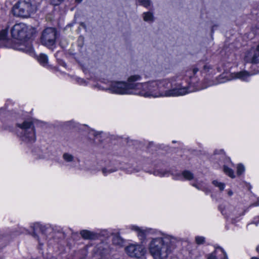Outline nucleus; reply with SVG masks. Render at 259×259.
<instances>
[{
	"label": "nucleus",
	"instance_id": "2eb2a0df",
	"mask_svg": "<svg viewBox=\"0 0 259 259\" xmlns=\"http://www.w3.org/2000/svg\"><path fill=\"white\" fill-rule=\"evenodd\" d=\"M8 32V28L2 30L0 32V46L7 39V35Z\"/></svg>",
	"mask_w": 259,
	"mask_h": 259
},
{
	"label": "nucleus",
	"instance_id": "4c0bfd02",
	"mask_svg": "<svg viewBox=\"0 0 259 259\" xmlns=\"http://www.w3.org/2000/svg\"><path fill=\"white\" fill-rule=\"evenodd\" d=\"M228 160L230 161V163H231V164H232V162H231V161H230V159H228Z\"/></svg>",
	"mask_w": 259,
	"mask_h": 259
},
{
	"label": "nucleus",
	"instance_id": "393cba45",
	"mask_svg": "<svg viewBox=\"0 0 259 259\" xmlns=\"http://www.w3.org/2000/svg\"><path fill=\"white\" fill-rule=\"evenodd\" d=\"M244 170H245L244 166L242 164H239L238 165V166H237V174H238V175H240L242 174V173L243 172H244Z\"/></svg>",
	"mask_w": 259,
	"mask_h": 259
},
{
	"label": "nucleus",
	"instance_id": "72a5a7b5",
	"mask_svg": "<svg viewBox=\"0 0 259 259\" xmlns=\"http://www.w3.org/2000/svg\"><path fill=\"white\" fill-rule=\"evenodd\" d=\"M80 26H81L84 28H85V24L84 23H80Z\"/></svg>",
	"mask_w": 259,
	"mask_h": 259
},
{
	"label": "nucleus",
	"instance_id": "5701e85b",
	"mask_svg": "<svg viewBox=\"0 0 259 259\" xmlns=\"http://www.w3.org/2000/svg\"><path fill=\"white\" fill-rule=\"evenodd\" d=\"M113 242L115 244L120 245L122 244L123 240L120 237L116 236L113 238Z\"/></svg>",
	"mask_w": 259,
	"mask_h": 259
},
{
	"label": "nucleus",
	"instance_id": "b1692460",
	"mask_svg": "<svg viewBox=\"0 0 259 259\" xmlns=\"http://www.w3.org/2000/svg\"><path fill=\"white\" fill-rule=\"evenodd\" d=\"M195 242L198 245L202 244L205 242V238L203 236H196L195 237Z\"/></svg>",
	"mask_w": 259,
	"mask_h": 259
},
{
	"label": "nucleus",
	"instance_id": "bb28decb",
	"mask_svg": "<svg viewBox=\"0 0 259 259\" xmlns=\"http://www.w3.org/2000/svg\"><path fill=\"white\" fill-rule=\"evenodd\" d=\"M210 69H211V66L208 64H205L203 66V71L204 72H208Z\"/></svg>",
	"mask_w": 259,
	"mask_h": 259
},
{
	"label": "nucleus",
	"instance_id": "6ab92c4d",
	"mask_svg": "<svg viewBox=\"0 0 259 259\" xmlns=\"http://www.w3.org/2000/svg\"><path fill=\"white\" fill-rule=\"evenodd\" d=\"M192 185L197 188L198 190H202V191H205L206 188L205 187V185L204 184L202 183H195L192 184Z\"/></svg>",
	"mask_w": 259,
	"mask_h": 259
},
{
	"label": "nucleus",
	"instance_id": "f8f14e48",
	"mask_svg": "<svg viewBox=\"0 0 259 259\" xmlns=\"http://www.w3.org/2000/svg\"><path fill=\"white\" fill-rule=\"evenodd\" d=\"M19 49L29 54H32L33 52L32 45L30 41L26 42V45H21Z\"/></svg>",
	"mask_w": 259,
	"mask_h": 259
},
{
	"label": "nucleus",
	"instance_id": "9b49d317",
	"mask_svg": "<svg viewBox=\"0 0 259 259\" xmlns=\"http://www.w3.org/2000/svg\"><path fill=\"white\" fill-rule=\"evenodd\" d=\"M131 229L137 232L138 236L141 240H143L145 238L148 232L147 230L143 229V228H139L136 226H132L131 227Z\"/></svg>",
	"mask_w": 259,
	"mask_h": 259
},
{
	"label": "nucleus",
	"instance_id": "a878e982",
	"mask_svg": "<svg viewBox=\"0 0 259 259\" xmlns=\"http://www.w3.org/2000/svg\"><path fill=\"white\" fill-rule=\"evenodd\" d=\"M115 171H116L115 169H114V170H112L111 169H107L106 168H103L102 169V172L105 176H106L108 174L112 173Z\"/></svg>",
	"mask_w": 259,
	"mask_h": 259
},
{
	"label": "nucleus",
	"instance_id": "f3484780",
	"mask_svg": "<svg viewBox=\"0 0 259 259\" xmlns=\"http://www.w3.org/2000/svg\"><path fill=\"white\" fill-rule=\"evenodd\" d=\"M63 159L66 162H72L74 161V157L69 153H64L62 156Z\"/></svg>",
	"mask_w": 259,
	"mask_h": 259
},
{
	"label": "nucleus",
	"instance_id": "4468645a",
	"mask_svg": "<svg viewBox=\"0 0 259 259\" xmlns=\"http://www.w3.org/2000/svg\"><path fill=\"white\" fill-rule=\"evenodd\" d=\"M143 20L147 22L151 23L154 21L153 14L151 12H144L143 14Z\"/></svg>",
	"mask_w": 259,
	"mask_h": 259
},
{
	"label": "nucleus",
	"instance_id": "c756f323",
	"mask_svg": "<svg viewBox=\"0 0 259 259\" xmlns=\"http://www.w3.org/2000/svg\"><path fill=\"white\" fill-rule=\"evenodd\" d=\"M214 155L220 154L222 156H224L225 155V152L223 150H215L214 152Z\"/></svg>",
	"mask_w": 259,
	"mask_h": 259
},
{
	"label": "nucleus",
	"instance_id": "6e6552de",
	"mask_svg": "<svg viewBox=\"0 0 259 259\" xmlns=\"http://www.w3.org/2000/svg\"><path fill=\"white\" fill-rule=\"evenodd\" d=\"M12 36L17 39H22L26 36L27 27L24 23L16 24L11 29Z\"/></svg>",
	"mask_w": 259,
	"mask_h": 259
},
{
	"label": "nucleus",
	"instance_id": "4be33fe9",
	"mask_svg": "<svg viewBox=\"0 0 259 259\" xmlns=\"http://www.w3.org/2000/svg\"><path fill=\"white\" fill-rule=\"evenodd\" d=\"M138 3L140 5L148 8L151 5V2L150 0H138Z\"/></svg>",
	"mask_w": 259,
	"mask_h": 259
},
{
	"label": "nucleus",
	"instance_id": "0eeeda50",
	"mask_svg": "<svg viewBox=\"0 0 259 259\" xmlns=\"http://www.w3.org/2000/svg\"><path fill=\"white\" fill-rule=\"evenodd\" d=\"M126 253L131 257L140 258L144 256L146 249L142 244H131L125 248Z\"/></svg>",
	"mask_w": 259,
	"mask_h": 259
},
{
	"label": "nucleus",
	"instance_id": "f03ea898",
	"mask_svg": "<svg viewBox=\"0 0 259 259\" xmlns=\"http://www.w3.org/2000/svg\"><path fill=\"white\" fill-rule=\"evenodd\" d=\"M175 241V238L166 235L153 239L149 244V251L155 259H165L170 251V245Z\"/></svg>",
	"mask_w": 259,
	"mask_h": 259
},
{
	"label": "nucleus",
	"instance_id": "f257e3e1",
	"mask_svg": "<svg viewBox=\"0 0 259 259\" xmlns=\"http://www.w3.org/2000/svg\"><path fill=\"white\" fill-rule=\"evenodd\" d=\"M198 69L194 68L187 72L186 75L190 78L188 85L184 86L181 83H177L172 86L174 78H163L150 80L143 83H137V94L145 97L157 98L161 97L179 96L196 91L200 89L196 87L197 79L195 74Z\"/></svg>",
	"mask_w": 259,
	"mask_h": 259
},
{
	"label": "nucleus",
	"instance_id": "7c9ffc66",
	"mask_svg": "<svg viewBox=\"0 0 259 259\" xmlns=\"http://www.w3.org/2000/svg\"><path fill=\"white\" fill-rule=\"evenodd\" d=\"M34 230H37L38 228H39L41 230V225L38 223H35L34 224Z\"/></svg>",
	"mask_w": 259,
	"mask_h": 259
},
{
	"label": "nucleus",
	"instance_id": "ddd939ff",
	"mask_svg": "<svg viewBox=\"0 0 259 259\" xmlns=\"http://www.w3.org/2000/svg\"><path fill=\"white\" fill-rule=\"evenodd\" d=\"M82 237L85 239H92L95 237V234L88 230H82L80 232Z\"/></svg>",
	"mask_w": 259,
	"mask_h": 259
},
{
	"label": "nucleus",
	"instance_id": "7ed1b4c3",
	"mask_svg": "<svg viewBox=\"0 0 259 259\" xmlns=\"http://www.w3.org/2000/svg\"><path fill=\"white\" fill-rule=\"evenodd\" d=\"M142 77L139 74L131 75L127 79V82L115 81L112 82L109 90L113 93L117 94H137V81L141 79Z\"/></svg>",
	"mask_w": 259,
	"mask_h": 259
},
{
	"label": "nucleus",
	"instance_id": "58836bf2",
	"mask_svg": "<svg viewBox=\"0 0 259 259\" xmlns=\"http://www.w3.org/2000/svg\"><path fill=\"white\" fill-rule=\"evenodd\" d=\"M79 38L82 39H83V38L82 37H81V36Z\"/></svg>",
	"mask_w": 259,
	"mask_h": 259
},
{
	"label": "nucleus",
	"instance_id": "473e14b6",
	"mask_svg": "<svg viewBox=\"0 0 259 259\" xmlns=\"http://www.w3.org/2000/svg\"><path fill=\"white\" fill-rule=\"evenodd\" d=\"M233 194V192H232V190H228V195L229 196H231Z\"/></svg>",
	"mask_w": 259,
	"mask_h": 259
},
{
	"label": "nucleus",
	"instance_id": "c9c22d12",
	"mask_svg": "<svg viewBox=\"0 0 259 259\" xmlns=\"http://www.w3.org/2000/svg\"><path fill=\"white\" fill-rule=\"evenodd\" d=\"M250 259H259V258H258L257 257L253 256V257H251Z\"/></svg>",
	"mask_w": 259,
	"mask_h": 259
},
{
	"label": "nucleus",
	"instance_id": "9d476101",
	"mask_svg": "<svg viewBox=\"0 0 259 259\" xmlns=\"http://www.w3.org/2000/svg\"><path fill=\"white\" fill-rule=\"evenodd\" d=\"M194 178L193 174L189 170H185L182 174L176 176L174 179L176 180H183V179L186 180H191Z\"/></svg>",
	"mask_w": 259,
	"mask_h": 259
},
{
	"label": "nucleus",
	"instance_id": "cd10ccee",
	"mask_svg": "<svg viewBox=\"0 0 259 259\" xmlns=\"http://www.w3.org/2000/svg\"><path fill=\"white\" fill-rule=\"evenodd\" d=\"M51 3L55 6H57L61 4L64 0H50Z\"/></svg>",
	"mask_w": 259,
	"mask_h": 259
},
{
	"label": "nucleus",
	"instance_id": "f704fd0d",
	"mask_svg": "<svg viewBox=\"0 0 259 259\" xmlns=\"http://www.w3.org/2000/svg\"><path fill=\"white\" fill-rule=\"evenodd\" d=\"M256 250L259 254V245L256 247Z\"/></svg>",
	"mask_w": 259,
	"mask_h": 259
},
{
	"label": "nucleus",
	"instance_id": "423d86ee",
	"mask_svg": "<svg viewBox=\"0 0 259 259\" xmlns=\"http://www.w3.org/2000/svg\"><path fill=\"white\" fill-rule=\"evenodd\" d=\"M57 32L54 28L49 27L45 29L41 35V42L47 47L53 46L56 41Z\"/></svg>",
	"mask_w": 259,
	"mask_h": 259
},
{
	"label": "nucleus",
	"instance_id": "20e7f679",
	"mask_svg": "<svg viewBox=\"0 0 259 259\" xmlns=\"http://www.w3.org/2000/svg\"><path fill=\"white\" fill-rule=\"evenodd\" d=\"M35 10L31 0H20L13 9V14L16 16L28 17Z\"/></svg>",
	"mask_w": 259,
	"mask_h": 259
},
{
	"label": "nucleus",
	"instance_id": "39448f33",
	"mask_svg": "<svg viewBox=\"0 0 259 259\" xmlns=\"http://www.w3.org/2000/svg\"><path fill=\"white\" fill-rule=\"evenodd\" d=\"M18 126L22 130L21 138L26 142H34L36 140V136L33 124L30 121H25Z\"/></svg>",
	"mask_w": 259,
	"mask_h": 259
},
{
	"label": "nucleus",
	"instance_id": "dca6fc26",
	"mask_svg": "<svg viewBox=\"0 0 259 259\" xmlns=\"http://www.w3.org/2000/svg\"><path fill=\"white\" fill-rule=\"evenodd\" d=\"M38 61L42 65L46 66L48 64V57L44 54H41L38 58Z\"/></svg>",
	"mask_w": 259,
	"mask_h": 259
},
{
	"label": "nucleus",
	"instance_id": "aec40b11",
	"mask_svg": "<svg viewBox=\"0 0 259 259\" xmlns=\"http://www.w3.org/2000/svg\"><path fill=\"white\" fill-rule=\"evenodd\" d=\"M212 184L215 187H218L221 191H223L225 189V185L224 183L220 182L217 180H214L212 181Z\"/></svg>",
	"mask_w": 259,
	"mask_h": 259
},
{
	"label": "nucleus",
	"instance_id": "e433bc0d",
	"mask_svg": "<svg viewBox=\"0 0 259 259\" xmlns=\"http://www.w3.org/2000/svg\"><path fill=\"white\" fill-rule=\"evenodd\" d=\"M82 1V0H75V2L77 3H80Z\"/></svg>",
	"mask_w": 259,
	"mask_h": 259
},
{
	"label": "nucleus",
	"instance_id": "412c9836",
	"mask_svg": "<svg viewBox=\"0 0 259 259\" xmlns=\"http://www.w3.org/2000/svg\"><path fill=\"white\" fill-rule=\"evenodd\" d=\"M154 175L160 177L168 176V172L162 170H156L154 171Z\"/></svg>",
	"mask_w": 259,
	"mask_h": 259
},
{
	"label": "nucleus",
	"instance_id": "a211bd4d",
	"mask_svg": "<svg viewBox=\"0 0 259 259\" xmlns=\"http://www.w3.org/2000/svg\"><path fill=\"white\" fill-rule=\"evenodd\" d=\"M224 171L226 175H227L230 177L232 178L235 177L234 171L231 168L228 167L225 165L224 166Z\"/></svg>",
	"mask_w": 259,
	"mask_h": 259
},
{
	"label": "nucleus",
	"instance_id": "c85d7f7f",
	"mask_svg": "<svg viewBox=\"0 0 259 259\" xmlns=\"http://www.w3.org/2000/svg\"><path fill=\"white\" fill-rule=\"evenodd\" d=\"M207 259H217L216 258V252L214 251L212 253L209 254L207 255Z\"/></svg>",
	"mask_w": 259,
	"mask_h": 259
},
{
	"label": "nucleus",
	"instance_id": "1a4fd4ad",
	"mask_svg": "<svg viewBox=\"0 0 259 259\" xmlns=\"http://www.w3.org/2000/svg\"><path fill=\"white\" fill-rule=\"evenodd\" d=\"M254 73H249L246 71H242L232 74V78L239 79L242 81H248V78Z\"/></svg>",
	"mask_w": 259,
	"mask_h": 259
},
{
	"label": "nucleus",
	"instance_id": "2f4dec72",
	"mask_svg": "<svg viewBox=\"0 0 259 259\" xmlns=\"http://www.w3.org/2000/svg\"><path fill=\"white\" fill-rule=\"evenodd\" d=\"M222 252L224 253V257L223 259H228L227 255L226 253L224 251V250L222 248H220Z\"/></svg>",
	"mask_w": 259,
	"mask_h": 259
}]
</instances>
